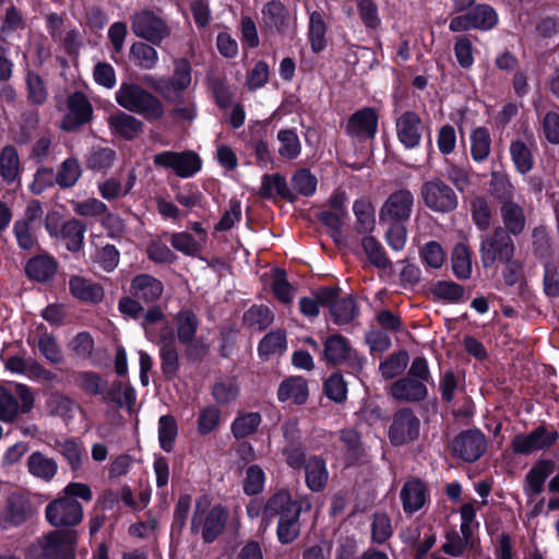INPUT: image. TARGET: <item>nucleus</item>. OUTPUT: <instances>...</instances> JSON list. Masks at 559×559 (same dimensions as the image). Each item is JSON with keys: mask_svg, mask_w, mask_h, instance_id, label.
Segmentation results:
<instances>
[{"mask_svg": "<svg viewBox=\"0 0 559 559\" xmlns=\"http://www.w3.org/2000/svg\"><path fill=\"white\" fill-rule=\"evenodd\" d=\"M262 423L258 412H239L230 425L233 436L240 440L252 436Z\"/></svg>", "mask_w": 559, "mask_h": 559, "instance_id": "31", "label": "nucleus"}, {"mask_svg": "<svg viewBox=\"0 0 559 559\" xmlns=\"http://www.w3.org/2000/svg\"><path fill=\"white\" fill-rule=\"evenodd\" d=\"M420 421L411 409H401L394 414L389 429L393 444L401 445L414 441L419 436Z\"/></svg>", "mask_w": 559, "mask_h": 559, "instance_id": "15", "label": "nucleus"}, {"mask_svg": "<svg viewBox=\"0 0 559 559\" xmlns=\"http://www.w3.org/2000/svg\"><path fill=\"white\" fill-rule=\"evenodd\" d=\"M135 174L131 171L124 182H121L117 178H108L98 183L99 194L105 200H115L127 195L135 185Z\"/></svg>", "mask_w": 559, "mask_h": 559, "instance_id": "35", "label": "nucleus"}, {"mask_svg": "<svg viewBox=\"0 0 559 559\" xmlns=\"http://www.w3.org/2000/svg\"><path fill=\"white\" fill-rule=\"evenodd\" d=\"M178 435V427L175 418L171 415H163L158 419V441L160 448L170 452L174 449V443Z\"/></svg>", "mask_w": 559, "mask_h": 559, "instance_id": "49", "label": "nucleus"}, {"mask_svg": "<svg viewBox=\"0 0 559 559\" xmlns=\"http://www.w3.org/2000/svg\"><path fill=\"white\" fill-rule=\"evenodd\" d=\"M418 195L424 205L433 213H451L459 205L455 191L439 177L424 180Z\"/></svg>", "mask_w": 559, "mask_h": 559, "instance_id": "4", "label": "nucleus"}, {"mask_svg": "<svg viewBox=\"0 0 559 559\" xmlns=\"http://www.w3.org/2000/svg\"><path fill=\"white\" fill-rule=\"evenodd\" d=\"M259 195L262 198H273L280 195L288 201H294L295 197L289 190L285 178L278 174L262 176Z\"/></svg>", "mask_w": 559, "mask_h": 559, "instance_id": "36", "label": "nucleus"}, {"mask_svg": "<svg viewBox=\"0 0 559 559\" xmlns=\"http://www.w3.org/2000/svg\"><path fill=\"white\" fill-rule=\"evenodd\" d=\"M277 397L281 402L304 404L308 399L307 382L300 377H292L283 381L278 388Z\"/></svg>", "mask_w": 559, "mask_h": 559, "instance_id": "29", "label": "nucleus"}, {"mask_svg": "<svg viewBox=\"0 0 559 559\" xmlns=\"http://www.w3.org/2000/svg\"><path fill=\"white\" fill-rule=\"evenodd\" d=\"M340 449L349 463L356 462L364 455L360 435L353 428H345L337 432Z\"/></svg>", "mask_w": 559, "mask_h": 559, "instance_id": "34", "label": "nucleus"}, {"mask_svg": "<svg viewBox=\"0 0 559 559\" xmlns=\"http://www.w3.org/2000/svg\"><path fill=\"white\" fill-rule=\"evenodd\" d=\"M130 59L140 69L153 70L157 66L159 57L153 46L144 41H135L130 47Z\"/></svg>", "mask_w": 559, "mask_h": 559, "instance_id": "37", "label": "nucleus"}, {"mask_svg": "<svg viewBox=\"0 0 559 559\" xmlns=\"http://www.w3.org/2000/svg\"><path fill=\"white\" fill-rule=\"evenodd\" d=\"M25 82L29 102L43 105L47 100L48 91L41 76L35 72H28Z\"/></svg>", "mask_w": 559, "mask_h": 559, "instance_id": "62", "label": "nucleus"}, {"mask_svg": "<svg viewBox=\"0 0 559 559\" xmlns=\"http://www.w3.org/2000/svg\"><path fill=\"white\" fill-rule=\"evenodd\" d=\"M534 142L531 138H527L526 141L518 139L513 140L510 143V155L511 159L515 166V169L520 174H527L534 167V156H533Z\"/></svg>", "mask_w": 559, "mask_h": 559, "instance_id": "24", "label": "nucleus"}, {"mask_svg": "<svg viewBox=\"0 0 559 559\" xmlns=\"http://www.w3.org/2000/svg\"><path fill=\"white\" fill-rule=\"evenodd\" d=\"M46 229L50 236L66 241L67 249L72 252L83 247L85 226L78 219L60 222L56 215L47 216Z\"/></svg>", "mask_w": 559, "mask_h": 559, "instance_id": "10", "label": "nucleus"}, {"mask_svg": "<svg viewBox=\"0 0 559 559\" xmlns=\"http://www.w3.org/2000/svg\"><path fill=\"white\" fill-rule=\"evenodd\" d=\"M310 509L311 503L308 500H294L288 490L281 489L266 500L264 518L271 522L272 519L278 516V540L282 544H289L299 535L301 511Z\"/></svg>", "mask_w": 559, "mask_h": 559, "instance_id": "1", "label": "nucleus"}, {"mask_svg": "<svg viewBox=\"0 0 559 559\" xmlns=\"http://www.w3.org/2000/svg\"><path fill=\"white\" fill-rule=\"evenodd\" d=\"M25 271L28 277L38 282H46L56 274L57 262L49 255H37L27 262Z\"/></svg>", "mask_w": 559, "mask_h": 559, "instance_id": "33", "label": "nucleus"}, {"mask_svg": "<svg viewBox=\"0 0 559 559\" xmlns=\"http://www.w3.org/2000/svg\"><path fill=\"white\" fill-rule=\"evenodd\" d=\"M431 292L436 298L451 304L461 301L464 296L463 287L450 281L437 282Z\"/></svg>", "mask_w": 559, "mask_h": 559, "instance_id": "58", "label": "nucleus"}, {"mask_svg": "<svg viewBox=\"0 0 559 559\" xmlns=\"http://www.w3.org/2000/svg\"><path fill=\"white\" fill-rule=\"evenodd\" d=\"M34 513L31 501L17 493L9 497L5 508L0 514V527L11 530L26 522Z\"/></svg>", "mask_w": 559, "mask_h": 559, "instance_id": "17", "label": "nucleus"}, {"mask_svg": "<svg viewBox=\"0 0 559 559\" xmlns=\"http://www.w3.org/2000/svg\"><path fill=\"white\" fill-rule=\"evenodd\" d=\"M555 463L550 460L538 461L525 477L524 491L526 496L534 499L544 490L545 480L554 473Z\"/></svg>", "mask_w": 559, "mask_h": 559, "instance_id": "21", "label": "nucleus"}, {"mask_svg": "<svg viewBox=\"0 0 559 559\" xmlns=\"http://www.w3.org/2000/svg\"><path fill=\"white\" fill-rule=\"evenodd\" d=\"M326 24L319 11H313L309 16L308 36L313 52L322 51L326 46Z\"/></svg>", "mask_w": 559, "mask_h": 559, "instance_id": "42", "label": "nucleus"}, {"mask_svg": "<svg viewBox=\"0 0 559 559\" xmlns=\"http://www.w3.org/2000/svg\"><path fill=\"white\" fill-rule=\"evenodd\" d=\"M280 142L278 154L286 159H295L301 152V144L297 133L294 130H280L277 133Z\"/></svg>", "mask_w": 559, "mask_h": 559, "instance_id": "46", "label": "nucleus"}, {"mask_svg": "<svg viewBox=\"0 0 559 559\" xmlns=\"http://www.w3.org/2000/svg\"><path fill=\"white\" fill-rule=\"evenodd\" d=\"M228 514L222 506L210 507L207 498L195 501L190 530L205 543L214 542L224 531Z\"/></svg>", "mask_w": 559, "mask_h": 559, "instance_id": "2", "label": "nucleus"}, {"mask_svg": "<svg viewBox=\"0 0 559 559\" xmlns=\"http://www.w3.org/2000/svg\"><path fill=\"white\" fill-rule=\"evenodd\" d=\"M27 342L29 345L36 343L41 356L45 357V359L50 364L59 365L63 362L64 357L62 350L58 345L56 338L51 334L44 333L39 335L37 338H28Z\"/></svg>", "mask_w": 559, "mask_h": 559, "instance_id": "43", "label": "nucleus"}, {"mask_svg": "<svg viewBox=\"0 0 559 559\" xmlns=\"http://www.w3.org/2000/svg\"><path fill=\"white\" fill-rule=\"evenodd\" d=\"M109 123L116 133L128 140L136 138L143 131V123L126 112L111 116Z\"/></svg>", "mask_w": 559, "mask_h": 559, "instance_id": "39", "label": "nucleus"}, {"mask_svg": "<svg viewBox=\"0 0 559 559\" xmlns=\"http://www.w3.org/2000/svg\"><path fill=\"white\" fill-rule=\"evenodd\" d=\"M239 394V386L234 379L217 381L212 388V395L216 403L227 405L234 402Z\"/></svg>", "mask_w": 559, "mask_h": 559, "instance_id": "56", "label": "nucleus"}, {"mask_svg": "<svg viewBox=\"0 0 559 559\" xmlns=\"http://www.w3.org/2000/svg\"><path fill=\"white\" fill-rule=\"evenodd\" d=\"M245 324L253 331H262L273 322V314L267 307L252 306L243 314Z\"/></svg>", "mask_w": 559, "mask_h": 559, "instance_id": "48", "label": "nucleus"}, {"mask_svg": "<svg viewBox=\"0 0 559 559\" xmlns=\"http://www.w3.org/2000/svg\"><path fill=\"white\" fill-rule=\"evenodd\" d=\"M74 380L80 389L92 395L104 393L107 385V382L93 371H80L74 374Z\"/></svg>", "mask_w": 559, "mask_h": 559, "instance_id": "53", "label": "nucleus"}, {"mask_svg": "<svg viewBox=\"0 0 559 559\" xmlns=\"http://www.w3.org/2000/svg\"><path fill=\"white\" fill-rule=\"evenodd\" d=\"M491 193L502 203L514 200L515 188L509 177L502 173L493 171L490 179Z\"/></svg>", "mask_w": 559, "mask_h": 559, "instance_id": "57", "label": "nucleus"}, {"mask_svg": "<svg viewBox=\"0 0 559 559\" xmlns=\"http://www.w3.org/2000/svg\"><path fill=\"white\" fill-rule=\"evenodd\" d=\"M116 102L147 120H158L164 115L160 100L136 84L122 83L116 92Z\"/></svg>", "mask_w": 559, "mask_h": 559, "instance_id": "3", "label": "nucleus"}, {"mask_svg": "<svg viewBox=\"0 0 559 559\" xmlns=\"http://www.w3.org/2000/svg\"><path fill=\"white\" fill-rule=\"evenodd\" d=\"M390 394L396 401L414 403L425 400L428 389L420 379L405 376L392 383Z\"/></svg>", "mask_w": 559, "mask_h": 559, "instance_id": "20", "label": "nucleus"}, {"mask_svg": "<svg viewBox=\"0 0 559 559\" xmlns=\"http://www.w3.org/2000/svg\"><path fill=\"white\" fill-rule=\"evenodd\" d=\"M174 66L173 76L154 85L156 92L169 102H176L179 93L187 90L192 81L191 66L187 59H176Z\"/></svg>", "mask_w": 559, "mask_h": 559, "instance_id": "13", "label": "nucleus"}, {"mask_svg": "<svg viewBox=\"0 0 559 559\" xmlns=\"http://www.w3.org/2000/svg\"><path fill=\"white\" fill-rule=\"evenodd\" d=\"M352 353L349 343L340 334L331 335L324 342L323 358L330 364H341L350 358Z\"/></svg>", "mask_w": 559, "mask_h": 559, "instance_id": "30", "label": "nucleus"}, {"mask_svg": "<svg viewBox=\"0 0 559 559\" xmlns=\"http://www.w3.org/2000/svg\"><path fill=\"white\" fill-rule=\"evenodd\" d=\"M93 114L87 97L82 92H75L68 97L67 112L61 121V129L73 131L86 123Z\"/></svg>", "mask_w": 559, "mask_h": 559, "instance_id": "18", "label": "nucleus"}, {"mask_svg": "<svg viewBox=\"0 0 559 559\" xmlns=\"http://www.w3.org/2000/svg\"><path fill=\"white\" fill-rule=\"evenodd\" d=\"M76 536L73 531H56L38 538L31 547L34 555L44 559H74Z\"/></svg>", "mask_w": 559, "mask_h": 559, "instance_id": "5", "label": "nucleus"}, {"mask_svg": "<svg viewBox=\"0 0 559 559\" xmlns=\"http://www.w3.org/2000/svg\"><path fill=\"white\" fill-rule=\"evenodd\" d=\"M306 483L312 491H320L328 481V471L325 462L318 457H310L306 464Z\"/></svg>", "mask_w": 559, "mask_h": 559, "instance_id": "41", "label": "nucleus"}, {"mask_svg": "<svg viewBox=\"0 0 559 559\" xmlns=\"http://www.w3.org/2000/svg\"><path fill=\"white\" fill-rule=\"evenodd\" d=\"M452 271L459 280H468L473 271L472 251L465 243L454 246L451 254Z\"/></svg>", "mask_w": 559, "mask_h": 559, "instance_id": "38", "label": "nucleus"}, {"mask_svg": "<svg viewBox=\"0 0 559 559\" xmlns=\"http://www.w3.org/2000/svg\"><path fill=\"white\" fill-rule=\"evenodd\" d=\"M407 362L408 356L405 352L394 353L380 364L379 371L383 378L393 379L405 370Z\"/></svg>", "mask_w": 559, "mask_h": 559, "instance_id": "60", "label": "nucleus"}, {"mask_svg": "<svg viewBox=\"0 0 559 559\" xmlns=\"http://www.w3.org/2000/svg\"><path fill=\"white\" fill-rule=\"evenodd\" d=\"M69 288L75 298L85 302H98L104 297V289L99 284L82 276H72L69 281Z\"/></svg>", "mask_w": 559, "mask_h": 559, "instance_id": "27", "label": "nucleus"}, {"mask_svg": "<svg viewBox=\"0 0 559 559\" xmlns=\"http://www.w3.org/2000/svg\"><path fill=\"white\" fill-rule=\"evenodd\" d=\"M266 475L258 464H251L245 469L242 489L247 496H257L264 490Z\"/></svg>", "mask_w": 559, "mask_h": 559, "instance_id": "45", "label": "nucleus"}, {"mask_svg": "<svg viewBox=\"0 0 559 559\" xmlns=\"http://www.w3.org/2000/svg\"><path fill=\"white\" fill-rule=\"evenodd\" d=\"M424 129L423 120L415 111L406 110L395 118L397 140L407 150L420 144Z\"/></svg>", "mask_w": 559, "mask_h": 559, "instance_id": "16", "label": "nucleus"}, {"mask_svg": "<svg viewBox=\"0 0 559 559\" xmlns=\"http://www.w3.org/2000/svg\"><path fill=\"white\" fill-rule=\"evenodd\" d=\"M400 497L404 512L413 514L419 511L426 503V487L419 479L408 480L402 487Z\"/></svg>", "mask_w": 559, "mask_h": 559, "instance_id": "22", "label": "nucleus"}, {"mask_svg": "<svg viewBox=\"0 0 559 559\" xmlns=\"http://www.w3.org/2000/svg\"><path fill=\"white\" fill-rule=\"evenodd\" d=\"M414 202V195L408 189H399L392 192L380 209V221L389 223L407 221L412 215Z\"/></svg>", "mask_w": 559, "mask_h": 559, "instance_id": "11", "label": "nucleus"}, {"mask_svg": "<svg viewBox=\"0 0 559 559\" xmlns=\"http://www.w3.org/2000/svg\"><path fill=\"white\" fill-rule=\"evenodd\" d=\"M169 241L176 250L189 257L199 255L203 248L202 242L186 231L171 234Z\"/></svg>", "mask_w": 559, "mask_h": 559, "instance_id": "52", "label": "nucleus"}, {"mask_svg": "<svg viewBox=\"0 0 559 559\" xmlns=\"http://www.w3.org/2000/svg\"><path fill=\"white\" fill-rule=\"evenodd\" d=\"M28 473L43 481H51L58 472V463L55 459L48 457L40 451L33 452L27 457Z\"/></svg>", "mask_w": 559, "mask_h": 559, "instance_id": "25", "label": "nucleus"}, {"mask_svg": "<svg viewBox=\"0 0 559 559\" xmlns=\"http://www.w3.org/2000/svg\"><path fill=\"white\" fill-rule=\"evenodd\" d=\"M451 449L455 456L472 463L486 452L487 439L477 429L465 430L453 439Z\"/></svg>", "mask_w": 559, "mask_h": 559, "instance_id": "12", "label": "nucleus"}, {"mask_svg": "<svg viewBox=\"0 0 559 559\" xmlns=\"http://www.w3.org/2000/svg\"><path fill=\"white\" fill-rule=\"evenodd\" d=\"M378 130V114L373 108H362L350 116L346 132L357 139H372Z\"/></svg>", "mask_w": 559, "mask_h": 559, "instance_id": "19", "label": "nucleus"}, {"mask_svg": "<svg viewBox=\"0 0 559 559\" xmlns=\"http://www.w3.org/2000/svg\"><path fill=\"white\" fill-rule=\"evenodd\" d=\"M131 29L136 37L143 38L153 45H159L170 36V27L157 13L143 10L132 17Z\"/></svg>", "mask_w": 559, "mask_h": 559, "instance_id": "7", "label": "nucleus"}, {"mask_svg": "<svg viewBox=\"0 0 559 559\" xmlns=\"http://www.w3.org/2000/svg\"><path fill=\"white\" fill-rule=\"evenodd\" d=\"M471 11L475 29L488 31L498 23L496 11L488 4H477Z\"/></svg>", "mask_w": 559, "mask_h": 559, "instance_id": "59", "label": "nucleus"}, {"mask_svg": "<svg viewBox=\"0 0 559 559\" xmlns=\"http://www.w3.org/2000/svg\"><path fill=\"white\" fill-rule=\"evenodd\" d=\"M178 340L182 344L192 341L198 329V319L190 310H182L176 316Z\"/></svg>", "mask_w": 559, "mask_h": 559, "instance_id": "47", "label": "nucleus"}, {"mask_svg": "<svg viewBox=\"0 0 559 559\" xmlns=\"http://www.w3.org/2000/svg\"><path fill=\"white\" fill-rule=\"evenodd\" d=\"M500 214L508 235L518 236L525 229L526 216L524 210L514 200L503 202Z\"/></svg>", "mask_w": 559, "mask_h": 559, "instance_id": "23", "label": "nucleus"}, {"mask_svg": "<svg viewBox=\"0 0 559 559\" xmlns=\"http://www.w3.org/2000/svg\"><path fill=\"white\" fill-rule=\"evenodd\" d=\"M365 253L369 261L380 269H386L391 265L381 243L371 236H366L361 241Z\"/></svg>", "mask_w": 559, "mask_h": 559, "instance_id": "55", "label": "nucleus"}, {"mask_svg": "<svg viewBox=\"0 0 559 559\" xmlns=\"http://www.w3.org/2000/svg\"><path fill=\"white\" fill-rule=\"evenodd\" d=\"M156 167L170 169L180 178L194 176L202 167L200 156L192 151H163L153 157Z\"/></svg>", "mask_w": 559, "mask_h": 559, "instance_id": "8", "label": "nucleus"}, {"mask_svg": "<svg viewBox=\"0 0 559 559\" xmlns=\"http://www.w3.org/2000/svg\"><path fill=\"white\" fill-rule=\"evenodd\" d=\"M262 15L269 26L281 29L286 24L288 12L281 1L272 0L263 7Z\"/></svg>", "mask_w": 559, "mask_h": 559, "instance_id": "54", "label": "nucleus"}, {"mask_svg": "<svg viewBox=\"0 0 559 559\" xmlns=\"http://www.w3.org/2000/svg\"><path fill=\"white\" fill-rule=\"evenodd\" d=\"M472 218L475 225L486 230L491 224L492 212L484 198H475L471 203Z\"/></svg>", "mask_w": 559, "mask_h": 559, "instance_id": "64", "label": "nucleus"}, {"mask_svg": "<svg viewBox=\"0 0 559 559\" xmlns=\"http://www.w3.org/2000/svg\"><path fill=\"white\" fill-rule=\"evenodd\" d=\"M333 320L336 324L349 323L358 316L356 301L350 296L338 298V295L332 302H328Z\"/></svg>", "mask_w": 559, "mask_h": 559, "instance_id": "40", "label": "nucleus"}, {"mask_svg": "<svg viewBox=\"0 0 559 559\" xmlns=\"http://www.w3.org/2000/svg\"><path fill=\"white\" fill-rule=\"evenodd\" d=\"M82 175V168L78 159L67 158L62 162L58 174L56 175V183L61 188L73 187Z\"/></svg>", "mask_w": 559, "mask_h": 559, "instance_id": "51", "label": "nucleus"}, {"mask_svg": "<svg viewBox=\"0 0 559 559\" xmlns=\"http://www.w3.org/2000/svg\"><path fill=\"white\" fill-rule=\"evenodd\" d=\"M558 439L555 430H547L545 427H537L530 433L516 435L512 442V450L516 454L530 455L536 451L554 444Z\"/></svg>", "mask_w": 559, "mask_h": 559, "instance_id": "14", "label": "nucleus"}, {"mask_svg": "<svg viewBox=\"0 0 559 559\" xmlns=\"http://www.w3.org/2000/svg\"><path fill=\"white\" fill-rule=\"evenodd\" d=\"M130 289L138 299L153 302L162 296L163 284L148 274H140L132 280Z\"/></svg>", "mask_w": 559, "mask_h": 559, "instance_id": "26", "label": "nucleus"}, {"mask_svg": "<svg viewBox=\"0 0 559 559\" xmlns=\"http://www.w3.org/2000/svg\"><path fill=\"white\" fill-rule=\"evenodd\" d=\"M20 160L16 150L8 145L3 147L0 155V173L3 180L12 182L19 175Z\"/></svg>", "mask_w": 559, "mask_h": 559, "instance_id": "50", "label": "nucleus"}, {"mask_svg": "<svg viewBox=\"0 0 559 559\" xmlns=\"http://www.w3.org/2000/svg\"><path fill=\"white\" fill-rule=\"evenodd\" d=\"M419 257L426 266L440 269L445 261V252L438 241H429L419 249Z\"/></svg>", "mask_w": 559, "mask_h": 559, "instance_id": "61", "label": "nucleus"}, {"mask_svg": "<svg viewBox=\"0 0 559 559\" xmlns=\"http://www.w3.org/2000/svg\"><path fill=\"white\" fill-rule=\"evenodd\" d=\"M337 296V288L324 287L319 289L316 294L308 297H302L299 300L300 312L309 318H316L319 316L320 306H326L328 302H332Z\"/></svg>", "mask_w": 559, "mask_h": 559, "instance_id": "28", "label": "nucleus"}, {"mask_svg": "<svg viewBox=\"0 0 559 559\" xmlns=\"http://www.w3.org/2000/svg\"><path fill=\"white\" fill-rule=\"evenodd\" d=\"M292 185L299 194L311 197L317 191L318 180L310 170L301 168L293 175Z\"/></svg>", "mask_w": 559, "mask_h": 559, "instance_id": "63", "label": "nucleus"}, {"mask_svg": "<svg viewBox=\"0 0 559 559\" xmlns=\"http://www.w3.org/2000/svg\"><path fill=\"white\" fill-rule=\"evenodd\" d=\"M55 449L64 457L74 472L79 471L82 466L83 460L86 455L85 448L82 442L75 439L56 440Z\"/></svg>", "mask_w": 559, "mask_h": 559, "instance_id": "32", "label": "nucleus"}, {"mask_svg": "<svg viewBox=\"0 0 559 559\" xmlns=\"http://www.w3.org/2000/svg\"><path fill=\"white\" fill-rule=\"evenodd\" d=\"M471 154L472 158L477 162H484L490 154L491 139L486 128L479 127L471 133Z\"/></svg>", "mask_w": 559, "mask_h": 559, "instance_id": "44", "label": "nucleus"}, {"mask_svg": "<svg viewBox=\"0 0 559 559\" xmlns=\"http://www.w3.org/2000/svg\"><path fill=\"white\" fill-rule=\"evenodd\" d=\"M45 515L55 527H72L82 522L83 508L75 499L60 496L47 504Z\"/></svg>", "mask_w": 559, "mask_h": 559, "instance_id": "9", "label": "nucleus"}, {"mask_svg": "<svg viewBox=\"0 0 559 559\" xmlns=\"http://www.w3.org/2000/svg\"><path fill=\"white\" fill-rule=\"evenodd\" d=\"M480 260L484 267H491L497 261H509L514 254V243L502 228H496L492 234L481 238Z\"/></svg>", "mask_w": 559, "mask_h": 559, "instance_id": "6", "label": "nucleus"}]
</instances>
